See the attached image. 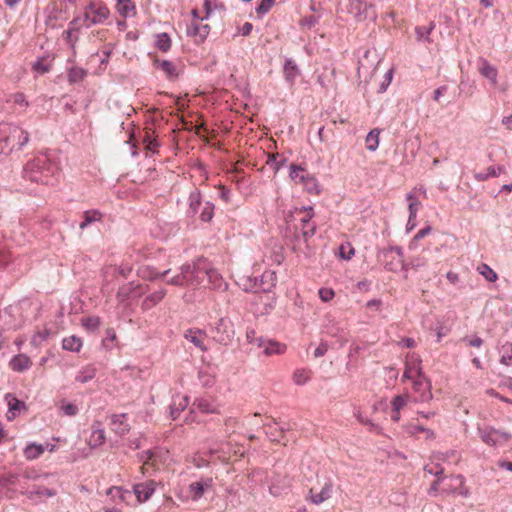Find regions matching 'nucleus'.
<instances>
[{
	"mask_svg": "<svg viewBox=\"0 0 512 512\" xmlns=\"http://www.w3.org/2000/svg\"><path fill=\"white\" fill-rule=\"evenodd\" d=\"M58 171V166L46 154L29 160L23 168V177L31 182L48 185Z\"/></svg>",
	"mask_w": 512,
	"mask_h": 512,
	"instance_id": "obj_1",
	"label": "nucleus"
},
{
	"mask_svg": "<svg viewBox=\"0 0 512 512\" xmlns=\"http://www.w3.org/2000/svg\"><path fill=\"white\" fill-rule=\"evenodd\" d=\"M109 16L110 10L104 2L92 0L84 7L82 14L71 21V25L75 29L88 28L92 25L103 24Z\"/></svg>",
	"mask_w": 512,
	"mask_h": 512,
	"instance_id": "obj_2",
	"label": "nucleus"
},
{
	"mask_svg": "<svg viewBox=\"0 0 512 512\" xmlns=\"http://www.w3.org/2000/svg\"><path fill=\"white\" fill-rule=\"evenodd\" d=\"M424 471L426 473L437 476V480L434 481L430 487V494H435L438 491H442L448 494L459 492L464 496L467 495V491H462L464 488V478L461 475L451 476L449 479L441 478L443 469L440 467H436V469H434L429 465L425 466Z\"/></svg>",
	"mask_w": 512,
	"mask_h": 512,
	"instance_id": "obj_3",
	"label": "nucleus"
},
{
	"mask_svg": "<svg viewBox=\"0 0 512 512\" xmlns=\"http://www.w3.org/2000/svg\"><path fill=\"white\" fill-rule=\"evenodd\" d=\"M196 269H203L206 273L197 274L199 277V287L207 280V285L211 290L225 291L228 287L227 282L222 275L206 260L199 259L196 261Z\"/></svg>",
	"mask_w": 512,
	"mask_h": 512,
	"instance_id": "obj_4",
	"label": "nucleus"
},
{
	"mask_svg": "<svg viewBox=\"0 0 512 512\" xmlns=\"http://www.w3.org/2000/svg\"><path fill=\"white\" fill-rule=\"evenodd\" d=\"M0 134L4 136L9 151L20 150L29 141L28 132L14 124L1 125Z\"/></svg>",
	"mask_w": 512,
	"mask_h": 512,
	"instance_id": "obj_5",
	"label": "nucleus"
},
{
	"mask_svg": "<svg viewBox=\"0 0 512 512\" xmlns=\"http://www.w3.org/2000/svg\"><path fill=\"white\" fill-rule=\"evenodd\" d=\"M290 178L295 184L302 185L311 194H318L320 191L316 177L302 166L292 164L290 166Z\"/></svg>",
	"mask_w": 512,
	"mask_h": 512,
	"instance_id": "obj_6",
	"label": "nucleus"
},
{
	"mask_svg": "<svg viewBox=\"0 0 512 512\" xmlns=\"http://www.w3.org/2000/svg\"><path fill=\"white\" fill-rule=\"evenodd\" d=\"M142 462L140 471L143 475H151L158 471L165 461V453L159 449L145 450L138 454Z\"/></svg>",
	"mask_w": 512,
	"mask_h": 512,
	"instance_id": "obj_7",
	"label": "nucleus"
},
{
	"mask_svg": "<svg viewBox=\"0 0 512 512\" xmlns=\"http://www.w3.org/2000/svg\"><path fill=\"white\" fill-rule=\"evenodd\" d=\"M211 332L213 340L224 346L229 345L235 336L233 322L227 317L220 318Z\"/></svg>",
	"mask_w": 512,
	"mask_h": 512,
	"instance_id": "obj_8",
	"label": "nucleus"
},
{
	"mask_svg": "<svg viewBox=\"0 0 512 512\" xmlns=\"http://www.w3.org/2000/svg\"><path fill=\"white\" fill-rule=\"evenodd\" d=\"M478 433L481 440L489 446L504 445L512 438L509 432L489 425L479 426Z\"/></svg>",
	"mask_w": 512,
	"mask_h": 512,
	"instance_id": "obj_9",
	"label": "nucleus"
},
{
	"mask_svg": "<svg viewBox=\"0 0 512 512\" xmlns=\"http://www.w3.org/2000/svg\"><path fill=\"white\" fill-rule=\"evenodd\" d=\"M213 486V479L211 477H202L189 484L186 494L179 495L183 502L198 501L206 491L210 490Z\"/></svg>",
	"mask_w": 512,
	"mask_h": 512,
	"instance_id": "obj_10",
	"label": "nucleus"
},
{
	"mask_svg": "<svg viewBox=\"0 0 512 512\" xmlns=\"http://www.w3.org/2000/svg\"><path fill=\"white\" fill-rule=\"evenodd\" d=\"M320 487H311L306 497L307 501L315 505L322 504L332 496L333 492V482L331 479H325L322 483L318 481Z\"/></svg>",
	"mask_w": 512,
	"mask_h": 512,
	"instance_id": "obj_11",
	"label": "nucleus"
},
{
	"mask_svg": "<svg viewBox=\"0 0 512 512\" xmlns=\"http://www.w3.org/2000/svg\"><path fill=\"white\" fill-rule=\"evenodd\" d=\"M411 400L416 403L428 402L432 399L430 382L425 378H419L412 381Z\"/></svg>",
	"mask_w": 512,
	"mask_h": 512,
	"instance_id": "obj_12",
	"label": "nucleus"
},
{
	"mask_svg": "<svg viewBox=\"0 0 512 512\" xmlns=\"http://www.w3.org/2000/svg\"><path fill=\"white\" fill-rule=\"evenodd\" d=\"M424 377L421 360L415 353H409L406 355L405 369L402 376V380H416Z\"/></svg>",
	"mask_w": 512,
	"mask_h": 512,
	"instance_id": "obj_13",
	"label": "nucleus"
},
{
	"mask_svg": "<svg viewBox=\"0 0 512 512\" xmlns=\"http://www.w3.org/2000/svg\"><path fill=\"white\" fill-rule=\"evenodd\" d=\"M245 425H246L245 422H241V420L236 417H228L225 419L224 431H225V435H226L229 443H232L233 441H235L233 439V436H235V435L242 436L245 434V432H244Z\"/></svg>",
	"mask_w": 512,
	"mask_h": 512,
	"instance_id": "obj_14",
	"label": "nucleus"
},
{
	"mask_svg": "<svg viewBox=\"0 0 512 512\" xmlns=\"http://www.w3.org/2000/svg\"><path fill=\"white\" fill-rule=\"evenodd\" d=\"M157 483L154 480H148L143 483H138L133 486V492L137 498L138 503L146 502L150 499L155 492Z\"/></svg>",
	"mask_w": 512,
	"mask_h": 512,
	"instance_id": "obj_15",
	"label": "nucleus"
},
{
	"mask_svg": "<svg viewBox=\"0 0 512 512\" xmlns=\"http://www.w3.org/2000/svg\"><path fill=\"white\" fill-rule=\"evenodd\" d=\"M385 268L389 271H397L403 262L402 250L399 247H393L384 252Z\"/></svg>",
	"mask_w": 512,
	"mask_h": 512,
	"instance_id": "obj_16",
	"label": "nucleus"
},
{
	"mask_svg": "<svg viewBox=\"0 0 512 512\" xmlns=\"http://www.w3.org/2000/svg\"><path fill=\"white\" fill-rule=\"evenodd\" d=\"M412 401L410 394L407 392L396 395L392 398L390 404H391V411L390 416L391 419L394 422H399L401 419V410L408 404V402Z\"/></svg>",
	"mask_w": 512,
	"mask_h": 512,
	"instance_id": "obj_17",
	"label": "nucleus"
},
{
	"mask_svg": "<svg viewBox=\"0 0 512 512\" xmlns=\"http://www.w3.org/2000/svg\"><path fill=\"white\" fill-rule=\"evenodd\" d=\"M185 275L186 286L199 287V277L197 274L206 273L203 269H196V262L192 264H184L180 267Z\"/></svg>",
	"mask_w": 512,
	"mask_h": 512,
	"instance_id": "obj_18",
	"label": "nucleus"
},
{
	"mask_svg": "<svg viewBox=\"0 0 512 512\" xmlns=\"http://www.w3.org/2000/svg\"><path fill=\"white\" fill-rule=\"evenodd\" d=\"M112 431L120 436L126 435L130 431L127 414H114L110 418Z\"/></svg>",
	"mask_w": 512,
	"mask_h": 512,
	"instance_id": "obj_19",
	"label": "nucleus"
},
{
	"mask_svg": "<svg viewBox=\"0 0 512 512\" xmlns=\"http://www.w3.org/2000/svg\"><path fill=\"white\" fill-rule=\"evenodd\" d=\"M154 66L156 67V69L161 71L168 80L173 81L179 75V68L172 61L164 60V59L163 60L155 59Z\"/></svg>",
	"mask_w": 512,
	"mask_h": 512,
	"instance_id": "obj_20",
	"label": "nucleus"
},
{
	"mask_svg": "<svg viewBox=\"0 0 512 512\" xmlns=\"http://www.w3.org/2000/svg\"><path fill=\"white\" fill-rule=\"evenodd\" d=\"M32 367V360L26 354L20 353L11 358L9 368L18 373L28 371Z\"/></svg>",
	"mask_w": 512,
	"mask_h": 512,
	"instance_id": "obj_21",
	"label": "nucleus"
},
{
	"mask_svg": "<svg viewBox=\"0 0 512 512\" xmlns=\"http://www.w3.org/2000/svg\"><path fill=\"white\" fill-rule=\"evenodd\" d=\"M142 293L143 289L140 285L128 283L119 288L117 292V299L119 300V302L124 303L130 298L140 297Z\"/></svg>",
	"mask_w": 512,
	"mask_h": 512,
	"instance_id": "obj_22",
	"label": "nucleus"
},
{
	"mask_svg": "<svg viewBox=\"0 0 512 512\" xmlns=\"http://www.w3.org/2000/svg\"><path fill=\"white\" fill-rule=\"evenodd\" d=\"M106 440L105 430L100 422H94L91 426V434L88 438V444L92 448L101 446Z\"/></svg>",
	"mask_w": 512,
	"mask_h": 512,
	"instance_id": "obj_23",
	"label": "nucleus"
},
{
	"mask_svg": "<svg viewBox=\"0 0 512 512\" xmlns=\"http://www.w3.org/2000/svg\"><path fill=\"white\" fill-rule=\"evenodd\" d=\"M184 337L186 340L193 343L201 351L207 350V347L205 345L206 333L204 331L196 328L188 329L184 333Z\"/></svg>",
	"mask_w": 512,
	"mask_h": 512,
	"instance_id": "obj_24",
	"label": "nucleus"
},
{
	"mask_svg": "<svg viewBox=\"0 0 512 512\" xmlns=\"http://www.w3.org/2000/svg\"><path fill=\"white\" fill-rule=\"evenodd\" d=\"M299 215H302L300 221L303 223L302 234L305 239L311 237L315 233V225L310 224V219L313 217L312 208H303L299 211Z\"/></svg>",
	"mask_w": 512,
	"mask_h": 512,
	"instance_id": "obj_25",
	"label": "nucleus"
},
{
	"mask_svg": "<svg viewBox=\"0 0 512 512\" xmlns=\"http://www.w3.org/2000/svg\"><path fill=\"white\" fill-rule=\"evenodd\" d=\"M210 32V27L207 24L193 22L188 28V34L195 38L196 43L203 42Z\"/></svg>",
	"mask_w": 512,
	"mask_h": 512,
	"instance_id": "obj_26",
	"label": "nucleus"
},
{
	"mask_svg": "<svg viewBox=\"0 0 512 512\" xmlns=\"http://www.w3.org/2000/svg\"><path fill=\"white\" fill-rule=\"evenodd\" d=\"M116 12L124 19L136 14V7L132 0H117Z\"/></svg>",
	"mask_w": 512,
	"mask_h": 512,
	"instance_id": "obj_27",
	"label": "nucleus"
},
{
	"mask_svg": "<svg viewBox=\"0 0 512 512\" xmlns=\"http://www.w3.org/2000/svg\"><path fill=\"white\" fill-rule=\"evenodd\" d=\"M264 353L267 356L280 355L285 353L287 346L284 343H280L275 340H264Z\"/></svg>",
	"mask_w": 512,
	"mask_h": 512,
	"instance_id": "obj_28",
	"label": "nucleus"
},
{
	"mask_svg": "<svg viewBox=\"0 0 512 512\" xmlns=\"http://www.w3.org/2000/svg\"><path fill=\"white\" fill-rule=\"evenodd\" d=\"M406 200L408 202V211L409 216H412V218L417 217V213L420 210L422 204L417 196V190L413 189L406 195Z\"/></svg>",
	"mask_w": 512,
	"mask_h": 512,
	"instance_id": "obj_29",
	"label": "nucleus"
},
{
	"mask_svg": "<svg viewBox=\"0 0 512 512\" xmlns=\"http://www.w3.org/2000/svg\"><path fill=\"white\" fill-rule=\"evenodd\" d=\"M8 102L13 104L15 111L18 113H24L29 106L26 96L21 92L10 95Z\"/></svg>",
	"mask_w": 512,
	"mask_h": 512,
	"instance_id": "obj_30",
	"label": "nucleus"
},
{
	"mask_svg": "<svg viewBox=\"0 0 512 512\" xmlns=\"http://www.w3.org/2000/svg\"><path fill=\"white\" fill-rule=\"evenodd\" d=\"M165 295H166L165 289H159V290L151 293L144 299V301L142 303L143 309L149 310V309L153 308L154 306H156L158 303H160L163 300Z\"/></svg>",
	"mask_w": 512,
	"mask_h": 512,
	"instance_id": "obj_31",
	"label": "nucleus"
},
{
	"mask_svg": "<svg viewBox=\"0 0 512 512\" xmlns=\"http://www.w3.org/2000/svg\"><path fill=\"white\" fill-rule=\"evenodd\" d=\"M51 331L47 327H37L31 337L30 344L33 347H39L43 342L48 340L50 337Z\"/></svg>",
	"mask_w": 512,
	"mask_h": 512,
	"instance_id": "obj_32",
	"label": "nucleus"
},
{
	"mask_svg": "<svg viewBox=\"0 0 512 512\" xmlns=\"http://www.w3.org/2000/svg\"><path fill=\"white\" fill-rule=\"evenodd\" d=\"M96 368L93 365H86L81 368V370L77 373L75 380L81 384H85L96 376Z\"/></svg>",
	"mask_w": 512,
	"mask_h": 512,
	"instance_id": "obj_33",
	"label": "nucleus"
},
{
	"mask_svg": "<svg viewBox=\"0 0 512 512\" xmlns=\"http://www.w3.org/2000/svg\"><path fill=\"white\" fill-rule=\"evenodd\" d=\"M32 308V302L29 299H22L17 304L9 307L12 314H19L21 319L26 318L27 312Z\"/></svg>",
	"mask_w": 512,
	"mask_h": 512,
	"instance_id": "obj_34",
	"label": "nucleus"
},
{
	"mask_svg": "<svg viewBox=\"0 0 512 512\" xmlns=\"http://www.w3.org/2000/svg\"><path fill=\"white\" fill-rule=\"evenodd\" d=\"M8 402V419H13L22 409L25 408V403L12 395H7Z\"/></svg>",
	"mask_w": 512,
	"mask_h": 512,
	"instance_id": "obj_35",
	"label": "nucleus"
},
{
	"mask_svg": "<svg viewBox=\"0 0 512 512\" xmlns=\"http://www.w3.org/2000/svg\"><path fill=\"white\" fill-rule=\"evenodd\" d=\"M408 433L415 437H419L420 434H423V438L425 440H432L435 438V432L433 430L418 424H411L409 426Z\"/></svg>",
	"mask_w": 512,
	"mask_h": 512,
	"instance_id": "obj_36",
	"label": "nucleus"
},
{
	"mask_svg": "<svg viewBox=\"0 0 512 512\" xmlns=\"http://www.w3.org/2000/svg\"><path fill=\"white\" fill-rule=\"evenodd\" d=\"M107 495L111 496L113 500L118 499L120 502L128 503V499L131 497V492L122 487L113 486L107 490Z\"/></svg>",
	"mask_w": 512,
	"mask_h": 512,
	"instance_id": "obj_37",
	"label": "nucleus"
},
{
	"mask_svg": "<svg viewBox=\"0 0 512 512\" xmlns=\"http://www.w3.org/2000/svg\"><path fill=\"white\" fill-rule=\"evenodd\" d=\"M143 144L145 146V149L152 153H156L158 151L159 144L154 135V131H152L151 129H145L143 136Z\"/></svg>",
	"mask_w": 512,
	"mask_h": 512,
	"instance_id": "obj_38",
	"label": "nucleus"
},
{
	"mask_svg": "<svg viewBox=\"0 0 512 512\" xmlns=\"http://www.w3.org/2000/svg\"><path fill=\"white\" fill-rule=\"evenodd\" d=\"M45 451L42 444L31 443L24 449V456L27 460H35L39 458Z\"/></svg>",
	"mask_w": 512,
	"mask_h": 512,
	"instance_id": "obj_39",
	"label": "nucleus"
},
{
	"mask_svg": "<svg viewBox=\"0 0 512 512\" xmlns=\"http://www.w3.org/2000/svg\"><path fill=\"white\" fill-rule=\"evenodd\" d=\"M381 130L378 128L372 129L365 138L366 148L369 151H376L380 142Z\"/></svg>",
	"mask_w": 512,
	"mask_h": 512,
	"instance_id": "obj_40",
	"label": "nucleus"
},
{
	"mask_svg": "<svg viewBox=\"0 0 512 512\" xmlns=\"http://www.w3.org/2000/svg\"><path fill=\"white\" fill-rule=\"evenodd\" d=\"M189 404V398L187 396L176 397L171 405V416L176 419L180 412H182Z\"/></svg>",
	"mask_w": 512,
	"mask_h": 512,
	"instance_id": "obj_41",
	"label": "nucleus"
},
{
	"mask_svg": "<svg viewBox=\"0 0 512 512\" xmlns=\"http://www.w3.org/2000/svg\"><path fill=\"white\" fill-rule=\"evenodd\" d=\"M62 348L71 352H79L82 348V340L74 335L66 337L62 341Z\"/></svg>",
	"mask_w": 512,
	"mask_h": 512,
	"instance_id": "obj_42",
	"label": "nucleus"
},
{
	"mask_svg": "<svg viewBox=\"0 0 512 512\" xmlns=\"http://www.w3.org/2000/svg\"><path fill=\"white\" fill-rule=\"evenodd\" d=\"M199 411L203 413H215L217 412V407L214 404L213 400L209 398H199L193 404Z\"/></svg>",
	"mask_w": 512,
	"mask_h": 512,
	"instance_id": "obj_43",
	"label": "nucleus"
},
{
	"mask_svg": "<svg viewBox=\"0 0 512 512\" xmlns=\"http://www.w3.org/2000/svg\"><path fill=\"white\" fill-rule=\"evenodd\" d=\"M171 43V38L167 33H159L155 36V45L163 52H167L171 48Z\"/></svg>",
	"mask_w": 512,
	"mask_h": 512,
	"instance_id": "obj_44",
	"label": "nucleus"
},
{
	"mask_svg": "<svg viewBox=\"0 0 512 512\" xmlns=\"http://www.w3.org/2000/svg\"><path fill=\"white\" fill-rule=\"evenodd\" d=\"M279 158L280 155L278 153H270L267 157L266 165H268L275 173L284 165V158Z\"/></svg>",
	"mask_w": 512,
	"mask_h": 512,
	"instance_id": "obj_45",
	"label": "nucleus"
},
{
	"mask_svg": "<svg viewBox=\"0 0 512 512\" xmlns=\"http://www.w3.org/2000/svg\"><path fill=\"white\" fill-rule=\"evenodd\" d=\"M480 73L487 79L491 80L493 84L496 83L497 70L494 66L490 65L487 61H484L482 63V66L480 68Z\"/></svg>",
	"mask_w": 512,
	"mask_h": 512,
	"instance_id": "obj_46",
	"label": "nucleus"
},
{
	"mask_svg": "<svg viewBox=\"0 0 512 512\" xmlns=\"http://www.w3.org/2000/svg\"><path fill=\"white\" fill-rule=\"evenodd\" d=\"M477 271L489 282H495L498 278L496 272L485 263L480 264Z\"/></svg>",
	"mask_w": 512,
	"mask_h": 512,
	"instance_id": "obj_47",
	"label": "nucleus"
},
{
	"mask_svg": "<svg viewBox=\"0 0 512 512\" xmlns=\"http://www.w3.org/2000/svg\"><path fill=\"white\" fill-rule=\"evenodd\" d=\"M311 378V372L307 369H297L293 373V381L297 385H304Z\"/></svg>",
	"mask_w": 512,
	"mask_h": 512,
	"instance_id": "obj_48",
	"label": "nucleus"
},
{
	"mask_svg": "<svg viewBox=\"0 0 512 512\" xmlns=\"http://www.w3.org/2000/svg\"><path fill=\"white\" fill-rule=\"evenodd\" d=\"M355 254V249L350 242H345L339 247L338 256L343 260H350Z\"/></svg>",
	"mask_w": 512,
	"mask_h": 512,
	"instance_id": "obj_49",
	"label": "nucleus"
},
{
	"mask_svg": "<svg viewBox=\"0 0 512 512\" xmlns=\"http://www.w3.org/2000/svg\"><path fill=\"white\" fill-rule=\"evenodd\" d=\"M30 499H34L35 497H53L56 492L52 489L46 487H38L37 489L31 490L26 493Z\"/></svg>",
	"mask_w": 512,
	"mask_h": 512,
	"instance_id": "obj_50",
	"label": "nucleus"
},
{
	"mask_svg": "<svg viewBox=\"0 0 512 512\" xmlns=\"http://www.w3.org/2000/svg\"><path fill=\"white\" fill-rule=\"evenodd\" d=\"M131 271H132L131 266H121L118 268L116 266L109 265L104 268V273L106 275L107 274L115 275L116 273H119L123 277H127L131 273Z\"/></svg>",
	"mask_w": 512,
	"mask_h": 512,
	"instance_id": "obj_51",
	"label": "nucleus"
},
{
	"mask_svg": "<svg viewBox=\"0 0 512 512\" xmlns=\"http://www.w3.org/2000/svg\"><path fill=\"white\" fill-rule=\"evenodd\" d=\"M265 432L271 441L281 442L283 430L278 428L277 425H268Z\"/></svg>",
	"mask_w": 512,
	"mask_h": 512,
	"instance_id": "obj_52",
	"label": "nucleus"
},
{
	"mask_svg": "<svg viewBox=\"0 0 512 512\" xmlns=\"http://www.w3.org/2000/svg\"><path fill=\"white\" fill-rule=\"evenodd\" d=\"M259 416L260 415L258 413H255L254 415L248 416V417L244 418L243 420H241V422H245L246 423L245 428H244V432H250L255 427L260 426V421L258 419Z\"/></svg>",
	"mask_w": 512,
	"mask_h": 512,
	"instance_id": "obj_53",
	"label": "nucleus"
},
{
	"mask_svg": "<svg viewBox=\"0 0 512 512\" xmlns=\"http://www.w3.org/2000/svg\"><path fill=\"white\" fill-rule=\"evenodd\" d=\"M201 204V195L198 191L192 192L189 196V208L193 214L198 212Z\"/></svg>",
	"mask_w": 512,
	"mask_h": 512,
	"instance_id": "obj_54",
	"label": "nucleus"
},
{
	"mask_svg": "<svg viewBox=\"0 0 512 512\" xmlns=\"http://www.w3.org/2000/svg\"><path fill=\"white\" fill-rule=\"evenodd\" d=\"M501 363L505 365L512 363V343H507L502 347Z\"/></svg>",
	"mask_w": 512,
	"mask_h": 512,
	"instance_id": "obj_55",
	"label": "nucleus"
},
{
	"mask_svg": "<svg viewBox=\"0 0 512 512\" xmlns=\"http://www.w3.org/2000/svg\"><path fill=\"white\" fill-rule=\"evenodd\" d=\"M82 326L87 330L94 331L100 326V319L96 316L84 318Z\"/></svg>",
	"mask_w": 512,
	"mask_h": 512,
	"instance_id": "obj_56",
	"label": "nucleus"
},
{
	"mask_svg": "<svg viewBox=\"0 0 512 512\" xmlns=\"http://www.w3.org/2000/svg\"><path fill=\"white\" fill-rule=\"evenodd\" d=\"M246 339L250 344H255L258 347H262L264 345V340L261 337H257L254 329L247 330Z\"/></svg>",
	"mask_w": 512,
	"mask_h": 512,
	"instance_id": "obj_57",
	"label": "nucleus"
},
{
	"mask_svg": "<svg viewBox=\"0 0 512 512\" xmlns=\"http://www.w3.org/2000/svg\"><path fill=\"white\" fill-rule=\"evenodd\" d=\"M33 70L39 74L47 73L50 70V64L45 59L38 60L33 64Z\"/></svg>",
	"mask_w": 512,
	"mask_h": 512,
	"instance_id": "obj_58",
	"label": "nucleus"
},
{
	"mask_svg": "<svg viewBox=\"0 0 512 512\" xmlns=\"http://www.w3.org/2000/svg\"><path fill=\"white\" fill-rule=\"evenodd\" d=\"M274 5V0H261V3L257 6L256 12L258 15L267 13Z\"/></svg>",
	"mask_w": 512,
	"mask_h": 512,
	"instance_id": "obj_59",
	"label": "nucleus"
},
{
	"mask_svg": "<svg viewBox=\"0 0 512 512\" xmlns=\"http://www.w3.org/2000/svg\"><path fill=\"white\" fill-rule=\"evenodd\" d=\"M102 214L98 210H89L84 213V219L91 224L95 221H100Z\"/></svg>",
	"mask_w": 512,
	"mask_h": 512,
	"instance_id": "obj_60",
	"label": "nucleus"
},
{
	"mask_svg": "<svg viewBox=\"0 0 512 512\" xmlns=\"http://www.w3.org/2000/svg\"><path fill=\"white\" fill-rule=\"evenodd\" d=\"M69 29L63 32V35L67 42L73 46L74 42L78 39L77 35L74 33L77 32L79 29H75L71 23L69 24Z\"/></svg>",
	"mask_w": 512,
	"mask_h": 512,
	"instance_id": "obj_61",
	"label": "nucleus"
},
{
	"mask_svg": "<svg viewBox=\"0 0 512 512\" xmlns=\"http://www.w3.org/2000/svg\"><path fill=\"white\" fill-rule=\"evenodd\" d=\"M61 410L68 416H74L78 412V407L73 403L63 402L61 405Z\"/></svg>",
	"mask_w": 512,
	"mask_h": 512,
	"instance_id": "obj_62",
	"label": "nucleus"
},
{
	"mask_svg": "<svg viewBox=\"0 0 512 512\" xmlns=\"http://www.w3.org/2000/svg\"><path fill=\"white\" fill-rule=\"evenodd\" d=\"M214 206L211 203H206L203 211L201 212V219L205 222L210 221L213 217Z\"/></svg>",
	"mask_w": 512,
	"mask_h": 512,
	"instance_id": "obj_63",
	"label": "nucleus"
},
{
	"mask_svg": "<svg viewBox=\"0 0 512 512\" xmlns=\"http://www.w3.org/2000/svg\"><path fill=\"white\" fill-rule=\"evenodd\" d=\"M319 297L323 302H328L333 299L334 291L329 288H321L318 291Z\"/></svg>",
	"mask_w": 512,
	"mask_h": 512,
	"instance_id": "obj_64",
	"label": "nucleus"
}]
</instances>
